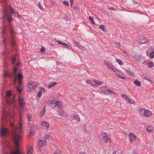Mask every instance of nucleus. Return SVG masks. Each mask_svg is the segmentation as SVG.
Listing matches in <instances>:
<instances>
[{
    "label": "nucleus",
    "instance_id": "52",
    "mask_svg": "<svg viewBox=\"0 0 154 154\" xmlns=\"http://www.w3.org/2000/svg\"><path fill=\"white\" fill-rule=\"evenodd\" d=\"M10 12L11 13H14L15 11L14 9L12 8H11Z\"/></svg>",
    "mask_w": 154,
    "mask_h": 154
},
{
    "label": "nucleus",
    "instance_id": "11",
    "mask_svg": "<svg viewBox=\"0 0 154 154\" xmlns=\"http://www.w3.org/2000/svg\"><path fill=\"white\" fill-rule=\"evenodd\" d=\"M28 87L31 90H34L36 88L35 83L33 82H30L28 83Z\"/></svg>",
    "mask_w": 154,
    "mask_h": 154
},
{
    "label": "nucleus",
    "instance_id": "43",
    "mask_svg": "<svg viewBox=\"0 0 154 154\" xmlns=\"http://www.w3.org/2000/svg\"><path fill=\"white\" fill-rule=\"evenodd\" d=\"M32 148L29 149L27 151V154H32Z\"/></svg>",
    "mask_w": 154,
    "mask_h": 154
},
{
    "label": "nucleus",
    "instance_id": "57",
    "mask_svg": "<svg viewBox=\"0 0 154 154\" xmlns=\"http://www.w3.org/2000/svg\"><path fill=\"white\" fill-rule=\"evenodd\" d=\"M122 97H123L125 99H126V98H127V97H128L127 95L125 94H122Z\"/></svg>",
    "mask_w": 154,
    "mask_h": 154
},
{
    "label": "nucleus",
    "instance_id": "60",
    "mask_svg": "<svg viewBox=\"0 0 154 154\" xmlns=\"http://www.w3.org/2000/svg\"><path fill=\"white\" fill-rule=\"evenodd\" d=\"M45 48H44L43 47H42V48L41 49V51L42 52H43L45 51Z\"/></svg>",
    "mask_w": 154,
    "mask_h": 154
},
{
    "label": "nucleus",
    "instance_id": "14",
    "mask_svg": "<svg viewBox=\"0 0 154 154\" xmlns=\"http://www.w3.org/2000/svg\"><path fill=\"white\" fill-rule=\"evenodd\" d=\"M124 70L126 71V73L129 75H133L134 72L133 70H132L130 68H128L127 69H124Z\"/></svg>",
    "mask_w": 154,
    "mask_h": 154
},
{
    "label": "nucleus",
    "instance_id": "37",
    "mask_svg": "<svg viewBox=\"0 0 154 154\" xmlns=\"http://www.w3.org/2000/svg\"><path fill=\"white\" fill-rule=\"evenodd\" d=\"M114 44L115 46L117 48H119L120 47V44L119 43L115 42Z\"/></svg>",
    "mask_w": 154,
    "mask_h": 154
},
{
    "label": "nucleus",
    "instance_id": "9",
    "mask_svg": "<svg viewBox=\"0 0 154 154\" xmlns=\"http://www.w3.org/2000/svg\"><path fill=\"white\" fill-rule=\"evenodd\" d=\"M7 130L4 127L0 128V137H3L7 134Z\"/></svg>",
    "mask_w": 154,
    "mask_h": 154
},
{
    "label": "nucleus",
    "instance_id": "47",
    "mask_svg": "<svg viewBox=\"0 0 154 154\" xmlns=\"http://www.w3.org/2000/svg\"><path fill=\"white\" fill-rule=\"evenodd\" d=\"M86 82L88 84H90L93 86V85L92 84V82L90 80H86Z\"/></svg>",
    "mask_w": 154,
    "mask_h": 154
},
{
    "label": "nucleus",
    "instance_id": "46",
    "mask_svg": "<svg viewBox=\"0 0 154 154\" xmlns=\"http://www.w3.org/2000/svg\"><path fill=\"white\" fill-rule=\"evenodd\" d=\"M54 154H61V151L59 149L56 150Z\"/></svg>",
    "mask_w": 154,
    "mask_h": 154
},
{
    "label": "nucleus",
    "instance_id": "16",
    "mask_svg": "<svg viewBox=\"0 0 154 154\" xmlns=\"http://www.w3.org/2000/svg\"><path fill=\"white\" fill-rule=\"evenodd\" d=\"M147 42H149L148 40H147L146 38L144 37L141 38L140 40V44H145Z\"/></svg>",
    "mask_w": 154,
    "mask_h": 154
},
{
    "label": "nucleus",
    "instance_id": "32",
    "mask_svg": "<svg viewBox=\"0 0 154 154\" xmlns=\"http://www.w3.org/2000/svg\"><path fill=\"white\" fill-rule=\"evenodd\" d=\"M73 117L74 119H76L78 122H80V118L77 115L75 114V115H74L73 116Z\"/></svg>",
    "mask_w": 154,
    "mask_h": 154
},
{
    "label": "nucleus",
    "instance_id": "1",
    "mask_svg": "<svg viewBox=\"0 0 154 154\" xmlns=\"http://www.w3.org/2000/svg\"><path fill=\"white\" fill-rule=\"evenodd\" d=\"M11 125L14 128V140L15 142V144L17 149V150H15L11 152L10 154H20L19 151V140L21 138V134L23 132V122H20L19 123V128L13 124L12 123H10ZM6 148H3L2 149L3 154H8L7 152Z\"/></svg>",
    "mask_w": 154,
    "mask_h": 154
},
{
    "label": "nucleus",
    "instance_id": "64",
    "mask_svg": "<svg viewBox=\"0 0 154 154\" xmlns=\"http://www.w3.org/2000/svg\"><path fill=\"white\" fill-rule=\"evenodd\" d=\"M133 151L134 154H137V152H136L134 150H133Z\"/></svg>",
    "mask_w": 154,
    "mask_h": 154
},
{
    "label": "nucleus",
    "instance_id": "62",
    "mask_svg": "<svg viewBox=\"0 0 154 154\" xmlns=\"http://www.w3.org/2000/svg\"><path fill=\"white\" fill-rule=\"evenodd\" d=\"M14 101V100H13V101H9L8 100V102L9 103V102H9L10 103V104L11 105L13 103V102Z\"/></svg>",
    "mask_w": 154,
    "mask_h": 154
},
{
    "label": "nucleus",
    "instance_id": "5",
    "mask_svg": "<svg viewBox=\"0 0 154 154\" xmlns=\"http://www.w3.org/2000/svg\"><path fill=\"white\" fill-rule=\"evenodd\" d=\"M57 112L58 115L60 116L66 117L67 116L66 112L64 111L63 109L61 108L58 109L57 110Z\"/></svg>",
    "mask_w": 154,
    "mask_h": 154
},
{
    "label": "nucleus",
    "instance_id": "12",
    "mask_svg": "<svg viewBox=\"0 0 154 154\" xmlns=\"http://www.w3.org/2000/svg\"><path fill=\"white\" fill-rule=\"evenodd\" d=\"M46 142L45 139L39 140L38 142V147H42L43 146L46 144Z\"/></svg>",
    "mask_w": 154,
    "mask_h": 154
},
{
    "label": "nucleus",
    "instance_id": "26",
    "mask_svg": "<svg viewBox=\"0 0 154 154\" xmlns=\"http://www.w3.org/2000/svg\"><path fill=\"white\" fill-rule=\"evenodd\" d=\"M56 106L59 109L63 107V105L61 101H57V103Z\"/></svg>",
    "mask_w": 154,
    "mask_h": 154
},
{
    "label": "nucleus",
    "instance_id": "4",
    "mask_svg": "<svg viewBox=\"0 0 154 154\" xmlns=\"http://www.w3.org/2000/svg\"><path fill=\"white\" fill-rule=\"evenodd\" d=\"M101 91L106 94H115V93L110 90H109L106 86L101 87L100 88Z\"/></svg>",
    "mask_w": 154,
    "mask_h": 154
},
{
    "label": "nucleus",
    "instance_id": "15",
    "mask_svg": "<svg viewBox=\"0 0 154 154\" xmlns=\"http://www.w3.org/2000/svg\"><path fill=\"white\" fill-rule=\"evenodd\" d=\"M105 64L109 69H111L113 66V64L109 63L107 61H105Z\"/></svg>",
    "mask_w": 154,
    "mask_h": 154
},
{
    "label": "nucleus",
    "instance_id": "7",
    "mask_svg": "<svg viewBox=\"0 0 154 154\" xmlns=\"http://www.w3.org/2000/svg\"><path fill=\"white\" fill-rule=\"evenodd\" d=\"M19 103L20 106V109H23L25 107V102L23 98L19 96L18 97Z\"/></svg>",
    "mask_w": 154,
    "mask_h": 154
},
{
    "label": "nucleus",
    "instance_id": "54",
    "mask_svg": "<svg viewBox=\"0 0 154 154\" xmlns=\"http://www.w3.org/2000/svg\"><path fill=\"white\" fill-rule=\"evenodd\" d=\"M83 131L84 132L86 133H88V132L86 131V127L85 125L84 126V128H83Z\"/></svg>",
    "mask_w": 154,
    "mask_h": 154
},
{
    "label": "nucleus",
    "instance_id": "19",
    "mask_svg": "<svg viewBox=\"0 0 154 154\" xmlns=\"http://www.w3.org/2000/svg\"><path fill=\"white\" fill-rule=\"evenodd\" d=\"M42 125L43 126H45L46 129H48L49 128V124L48 122L45 121L42 122Z\"/></svg>",
    "mask_w": 154,
    "mask_h": 154
},
{
    "label": "nucleus",
    "instance_id": "44",
    "mask_svg": "<svg viewBox=\"0 0 154 154\" xmlns=\"http://www.w3.org/2000/svg\"><path fill=\"white\" fill-rule=\"evenodd\" d=\"M12 61L13 64H14L15 63V61H16V57H12Z\"/></svg>",
    "mask_w": 154,
    "mask_h": 154
},
{
    "label": "nucleus",
    "instance_id": "13",
    "mask_svg": "<svg viewBox=\"0 0 154 154\" xmlns=\"http://www.w3.org/2000/svg\"><path fill=\"white\" fill-rule=\"evenodd\" d=\"M129 140L130 143L135 140L137 136L132 133H130L129 134Z\"/></svg>",
    "mask_w": 154,
    "mask_h": 154
},
{
    "label": "nucleus",
    "instance_id": "17",
    "mask_svg": "<svg viewBox=\"0 0 154 154\" xmlns=\"http://www.w3.org/2000/svg\"><path fill=\"white\" fill-rule=\"evenodd\" d=\"M151 115L152 113L151 112L148 110H145L143 116L146 117H149Z\"/></svg>",
    "mask_w": 154,
    "mask_h": 154
},
{
    "label": "nucleus",
    "instance_id": "50",
    "mask_svg": "<svg viewBox=\"0 0 154 154\" xmlns=\"http://www.w3.org/2000/svg\"><path fill=\"white\" fill-rule=\"evenodd\" d=\"M63 4L67 6H68L69 5V3L67 1H64L63 2Z\"/></svg>",
    "mask_w": 154,
    "mask_h": 154
},
{
    "label": "nucleus",
    "instance_id": "55",
    "mask_svg": "<svg viewBox=\"0 0 154 154\" xmlns=\"http://www.w3.org/2000/svg\"><path fill=\"white\" fill-rule=\"evenodd\" d=\"M142 63L144 65H147L148 64L147 61L146 60H144L142 62Z\"/></svg>",
    "mask_w": 154,
    "mask_h": 154
},
{
    "label": "nucleus",
    "instance_id": "3",
    "mask_svg": "<svg viewBox=\"0 0 154 154\" xmlns=\"http://www.w3.org/2000/svg\"><path fill=\"white\" fill-rule=\"evenodd\" d=\"M102 140L106 143H110L112 141L110 135L108 133H103L101 135Z\"/></svg>",
    "mask_w": 154,
    "mask_h": 154
},
{
    "label": "nucleus",
    "instance_id": "53",
    "mask_svg": "<svg viewBox=\"0 0 154 154\" xmlns=\"http://www.w3.org/2000/svg\"><path fill=\"white\" fill-rule=\"evenodd\" d=\"M56 42L57 43H59L60 44H61V45H64V44L65 43H63L62 42H60V41L59 40H57L56 41Z\"/></svg>",
    "mask_w": 154,
    "mask_h": 154
},
{
    "label": "nucleus",
    "instance_id": "59",
    "mask_svg": "<svg viewBox=\"0 0 154 154\" xmlns=\"http://www.w3.org/2000/svg\"><path fill=\"white\" fill-rule=\"evenodd\" d=\"M89 19L91 21H93L94 20L93 18L91 16H89Z\"/></svg>",
    "mask_w": 154,
    "mask_h": 154
},
{
    "label": "nucleus",
    "instance_id": "42",
    "mask_svg": "<svg viewBox=\"0 0 154 154\" xmlns=\"http://www.w3.org/2000/svg\"><path fill=\"white\" fill-rule=\"evenodd\" d=\"M116 61L120 65H122L123 63V62L119 59H116Z\"/></svg>",
    "mask_w": 154,
    "mask_h": 154
},
{
    "label": "nucleus",
    "instance_id": "39",
    "mask_svg": "<svg viewBox=\"0 0 154 154\" xmlns=\"http://www.w3.org/2000/svg\"><path fill=\"white\" fill-rule=\"evenodd\" d=\"M31 128L30 129V131L29 133L30 135H31L33 133L34 130V127Z\"/></svg>",
    "mask_w": 154,
    "mask_h": 154
},
{
    "label": "nucleus",
    "instance_id": "25",
    "mask_svg": "<svg viewBox=\"0 0 154 154\" xmlns=\"http://www.w3.org/2000/svg\"><path fill=\"white\" fill-rule=\"evenodd\" d=\"M57 83L55 82H52L48 85V88H51L55 85Z\"/></svg>",
    "mask_w": 154,
    "mask_h": 154
},
{
    "label": "nucleus",
    "instance_id": "35",
    "mask_svg": "<svg viewBox=\"0 0 154 154\" xmlns=\"http://www.w3.org/2000/svg\"><path fill=\"white\" fill-rule=\"evenodd\" d=\"M7 76H11L10 74L8 72H5L4 74V76L5 77Z\"/></svg>",
    "mask_w": 154,
    "mask_h": 154
},
{
    "label": "nucleus",
    "instance_id": "29",
    "mask_svg": "<svg viewBox=\"0 0 154 154\" xmlns=\"http://www.w3.org/2000/svg\"><path fill=\"white\" fill-rule=\"evenodd\" d=\"M51 104L52 105V106L54 108L56 106L57 103V101L55 100H53L51 101Z\"/></svg>",
    "mask_w": 154,
    "mask_h": 154
},
{
    "label": "nucleus",
    "instance_id": "18",
    "mask_svg": "<svg viewBox=\"0 0 154 154\" xmlns=\"http://www.w3.org/2000/svg\"><path fill=\"white\" fill-rule=\"evenodd\" d=\"M8 115L6 112L3 113L1 117V120L2 121H4L7 119Z\"/></svg>",
    "mask_w": 154,
    "mask_h": 154
},
{
    "label": "nucleus",
    "instance_id": "22",
    "mask_svg": "<svg viewBox=\"0 0 154 154\" xmlns=\"http://www.w3.org/2000/svg\"><path fill=\"white\" fill-rule=\"evenodd\" d=\"M138 110L140 112V114L142 116H143L144 114V112L145 111V109L143 108H140Z\"/></svg>",
    "mask_w": 154,
    "mask_h": 154
},
{
    "label": "nucleus",
    "instance_id": "40",
    "mask_svg": "<svg viewBox=\"0 0 154 154\" xmlns=\"http://www.w3.org/2000/svg\"><path fill=\"white\" fill-rule=\"evenodd\" d=\"M100 28L102 29V31H103L105 32L106 31V29L105 28L104 26L103 25H101L99 27Z\"/></svg>",
    "mask_w": 154,
    "mask_h": 154
},
{
    "label": "nucleus",
    "instance_id": "8",
    "mask_svg": "<svg viewBox=\"0 0 154 154\" xmlns=\"http://www.w3.org/2000/svg\"><path fill=\"white\" fill-rule=\"evenodd\" d=\"M144 58L143 56L138 54L135 55L133 56L134 60L136 61H142Z\"/></svg>",
    "mask_w": 154,
    "mask_h": 154
},
{
    "label": "nucleus",
    "instance_id": "34",
    "mask_svg": "<svg viewBox=\"0 0 154 154\" xmlns=\"http://www.w3.org/2000/svg\"><path fill=\"white\" fill-rule=\"evenodd\" d=\"M154 66V64L152 62H150L148 63V67L149 68H152Z\"/></svg>",
    "mask_w": 154,
    "mask_h": 154
},
{
    "label": "nucleus",
    "instance_id": "51",
    "mask_svg": "<svg viewBox=\"0 0 154 154\" xmlns=\"http://www.w3.org/2000/svg\"><path fill=\"white\" fill-rule=\"evenodd\" d=\"M27 126H28V127H29V128H32V127H33L32 126V124L30 122H29L28 123Z\"/></svg>",
    "mask_w": 154,
    "mask_h": 154
},
{
    "label": "nucleus",
    "instance_id": "58",
    "mask_svg": "<svg viewBox=\"0 0 154 154\" xmlns=\"http://www.w3.org/2000/svg\"><path fill=\"white\" fill-rule=\"evenodd\" d=\"M17 68L16 67H15L14 68V69L13 73L14 74V76H15V72L17 71Z\"/></svg>",
    "mask_w": 154,
    "mask_h": 154
},
{
    "label": "nucleus",
    "instance_id": "33",
    "mask_svg": "<svg viewBox=\"0 0 154 154\" xmlns=\"http://www.w3.org/2000/svg\"><path fill=\"white\" fill-rule=\"evenodd\" d=\"M94 81L97 85H100L102 84L101 82L99 80L94 79Z\"/></svg>",
    "mask_w": 154,
    "mask_h": 154
},
{
    "label": "nucleus",
    "instance_id": "20",
    "mask_svg": "<svg viewBox=\"0 0 154 154\" xmlns=\"http://www.w3.org/2000/svg\"><path fill=\"white\" fill-rule=\"evenodd\" d=\"M46 110V107L45 106H44L43 108V110L41 111L39 115L41 117H42L44 115Z\"/></svg>",
    "mask_w": 154,
    "mask_h": 154
},
{
    "label": "nucleus",
    "instance_id": "49",
    "mask_svg": "<svg viewBox=\"0 0 154 154\" xmlns=\"http://www.w3.org/2000/svg\"><path fill=\"white\" fill-rule=\"evenodd\" d=\"M11 95V92L10 91H8L6 93V96L7 97H9Z\"/></svg>",
    "mask_w": 154,
    "mask_h": 154
},
{
    "label": "nucleus",
    "instance_id": "36",
    "mask_svg": "<svg viewBox=\"0 0 154 154\" xmlns=\"http://www.w3.org/2000/svg\"><path fill=\"white\" fill-rule=\"evenodd\" d=\"M111 69L114 72H115L116 73L117 72H118L119 71L117 69H116L113 65V66H112V68Z\"/></svg>",
    "mask_w": 154,
    "mask_h": 154
},
{
    "label": "nucleus",
    "instance_id": "45",
    "mask_svg": "<svg viewBox=\"0 0 154 154\" xmlns=\"http://www.w3.org/2000/svg\"><path fill=\"white\" fill-rule=\"evenodd\" d=\"M149 57L151 58H152L154 57V52H152L150 54Z\"/></svg>",
    "mask_w": 154,
    "mask_h": 154
},
{
    "label": "nucleus",
    "instance_id": "41",
    "mask_svg": "<svg viewBox=\"0 0 154 154\" xmlns=\"http://www.w3.org/2000/svg\"><path fill=\"white\" fill-rule=\"evenodd\" d=\"M37 6L41 10L43 11V8L42 6L41 5L40 2H38L37 4Z\"/></svg>",
    "mask_w": 154,
    "mask_h": 154
},
{
    "label": "nucleus",
    "instance_id": "23",
    "mask_svg": "<svg viewBox=\"0 0 154 154\" xmlns=\"http://www.w3.org/2000/svg\"><path fill=\"white\" fill-rule=\"evenodd\" d=\"M74 42L75 43L77 44L76 46L80 50H83L84 49V47L81 45L78 42Z\"/></svg>",
    "mask_w": 154,
    "mask_h": 154
},
{
    "label": "nucleus",
    "instance_id": "48",
    "mask_svg": "<svg viewBox=\"0 0 154 154\" xmlns=\"http://www.w3.org/2000/svg\"><path fill=\"white\" fill-rule=\"evenodd\" d=\"M27 117L29 121H31L32 120V118L29 115H28L27 116Z\"/></svg>",
    "mask_w": 154,
    "mask_h": 154
},
{
    "label": "nucleus",
    "instance_id": "30",
    "mask_svg": "<svg viewBox=\"0 0 154 154\" xmlns=\"http://www.w3.org/2000/svg\"><path fill=\"white\" fill-rule=\"evenodd\" d=\"M153 129V128L151 126H147L146 127V129L148 132H150Z\"/></svg>",
    "mask_w": 154,
    "mask_h": 154
},
{
    "label": "nucleus",
    "instance_id": "10",
    "mask_svg": "<svg viewBox=\"0 0 154 154\" xmlns=\"http://www.w3.org/2000/svg\"><path fill=\"white\" fill-rule=\"evenodd\" d=\"M15 81H16V80L17 79V78L18 79V82L19 84H22L23 82L22 80V79L23 78V75L19 73L17 75V77H15Z\"/></svg>",
    "mask_w": 154,
    "mask_h": 154
},
{
    "label": "nucleus",
    "instance_id": "24",
    "mask_svg": "<svg viewBox=\"0 0 154 154\" xmlns=\"http://www.w3.org/2000/svg\"><path fill=\"white\" fill-rule=\"evenodd\" d=\"M134 83L137 86H140L141 85V82L137 79L135 80L134 82Z\"/></svg>",
    "mask_w": 154,
    "mask_h": 154
},
{
    "label": "nucleus",
    "instance_id": "61",
    "mask_svg": "<svg viewBox=\"0 0 154 154\" xmlns=\"http://www.w3.org/2000/svg\"><path fill=\"white\" fill-rule=\"evenodd\" d=\"M49 138V136L48 135H45V138L47 139H48Z\"/></svg>",
    "mask_w": 154,
    "mask_h": 154
},
{
    "label": "nucleus",
    "instance_id": "21",
    "mask_svg": "<svg viewBox=\"0 0 154 154\" xmlns=\"http://www.w3.org/2000/svg\"><path fill=\"white\" fill-rule=\"evenodd\" d=\"M17 90L19 93H21L23 91V87L22 84H19V86L17 88Z\"/></svg>",
    "mask_w": 154,
    "mask_h": 154
},
{
    "label": "nucleus",
    "instance_id": "56",
    "mask_svg": "<svg viewBox=\"0 0 154 154\" xmlns=\"http://www.w3.org/2000/svg\"><path fill=\"white\" fill-rule=\"evenodd\" d=\"M50 2L53 5H54L55 3V2L53 0H51L50 1Z\"/></svg>",
    "mask_w": 154,
    "mask_h": 154
},
{
    "label": "nucleus",
    "instance_id": "28",
    "mask_svg": "<svg viewBox=\"0 0 154 154\" xmlns=\"http://www.w3.org/2000/svg\"><path fill=\"white\" fill-rule=\"evenodd\" d=\"M125 100L128 102L130 103L131 104H132L134 103V100L132 99H130V98H128V97H127Z\"/></svg>",
    "mask_w": 154,
    "mask_h": 154
},
{
    "label": "nucleus",
    "instance_id": "63",
    "mask_svg": "<svg viewBox=\"0 0 154 154\" xmlns=\"http://www.w3.org/2000/svg\"><path fill=\"white\" fill-rule=\"evenodd\" d=\"M70 2L71 5H72V4L73 3V0H70Z\"/></svg>",
    "mask_w": 154,
    "mask_h": 154
},
{
    "label": "nucleus",
    "instance_id": "31",
    "mask_svg": "<svg viewBox=\"0 0 154 154\" xmlns=\"http://www.w3.org/2000/svg\"><path fill=\"white\" fill-rule=\"evenodd\" d=\"M122 151L120 149H118L113 152L112 154H122Z\"/></svg>",
    "mask_w": 154,
    "mask_h": 154
},
{
    "label": "nucleus",
    "instance_id": "38",
    "mask_svg": "<svg viewBox=\"0 0 154 154\" xmlns=\"http://www.w3.org/2000/svg\"><path fill=\"white\" fill-rule=\"evenodd\" d=\"M42 95V91H38V94L37 95V96L39 98H40Z\"/></svg>",
    "mask_w": 154,
    "mask_h": 154
},
{
    "label": "nucleus",
    "instance_id": "27",
    "mask_svg": "<svg viewBox=\"0 0 154 154\" xmlns=\"http://www.w3.org/2000/svg\"><path fill=\"white\" fill-rule=\"evenodd\" d=\"M117 76L119 77V78L123 79H126V78L124 77V76H123L120 73V72L119 71L118 72H117L116 73Z\"/></svg>",
    "mask_w": 154,
    "mask_h": 154
},
{
    "label": "nucleus",
    "instance_id": "2",
    "mask_svg": "<svg viewBox=\"0 0 154 154\" xmlns=\"http://www.w3.org/2000/svg\"><path fill=\"white\" fill-rule=\"evenodd\" d=\"M7 30V29L6 26L5 25L3 26L2 31L3 39L2 44L5 47V46L7 44L6 38L7 35L6 33Z\"/></svg>",
    "mask_w": 154,
    "mask_h": 154
},
{
    "label": "nucleus",
    "instance_id": "6",
    "mask_svg": "<svg viewBox=\"0 0 154 154\" xmlns=\"http://www.w3.org/2000/svg\"><path fill=\"white\" fill-rule=\"evenodd\" d=\"M7 20L9 22V28L10 29L11 33L12 34H14L15 33V32L13 28L11 26V22L12 20V17L11 16L8 15L7 16Z\"/></svg>",
    "mask_w": 154,
    "mask_h": 154
}]
</instances>
